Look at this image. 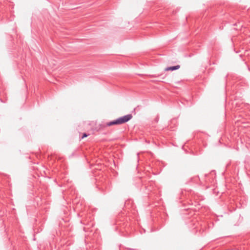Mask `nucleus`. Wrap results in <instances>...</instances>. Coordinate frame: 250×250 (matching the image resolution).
I'll list each match as a JSON object with an SVG mask.
<instances>
[{"label": "nucleus", "instance_id": "obj_1", "mask_svg": "<svg viewBox=\"0 0 250 250\" xmlns=\"http://www.w3.org/2000/svg\"><path fill=\"white\" fill-rule=\"evenodd\" d=\"M132 118V116L131 114H127L120 117L114 121L101 125L100 126H101L102 128H105L107 126H110L113 125H121L127 122L128 121L131 120Z\"/></svg>", "mask_w": 250, "mask_h": 250}, {"label": "nucleus", "instance_id": "obj_2", "mask_svg": "<svg viewBox=\"0 0 250 250\" xmlns=\"http://www.w3.org/2000/svg\"><path fill=\"white\" fill-rule=\"evenodd\" d=\"M179 68H180V65H175V66L167 67L165 68V71H170H170H173V70H175L178 69Z\"/></svg>", "mask_w": 250, "mask_h": 250}, {"label": "nucleus", "instance_id": "obj_3", "mask_svg": "<svg viewBox=\"0 0 250 250\" xmlns=\"http://www.w3.org/2000/svg\"><path fill=\"white\" fill-rule=\"evenodd\" d=\"M191 180L192 181H194V182H195L196 183H198V182L200 181V179H199V177L197 176V177H195L192 178L191 179Z\"/></svg>", "mask_w": 250, "mask_h": 250}, {"label": "nucleus", "instance_id": "obj_4", "mask_svg": "<svg viewBox=\"0 0 250 250\" xmlns=\"http://www.w3.org/2000/svg\"><path fill=\"white\" fill-rule=\"evenodd\" d=\"M218 188H214L213 189V193H215L216 194V195H218V191H217V189Z\"/></svg>", "mask_w": 250, "mask_h": 250}, {"label": "nucleus", "instance_id": "obj_5", "mask_svg": "<svg viewBox=\"0 0 250 250\" xmlns=\"http://www.w3.org/2000/svg\"><path fill=\"white\" fill-rule=\"evenodd\" d=\"M87 136H88V135H87L86 133H84L83 134V135H82V138H82V139H83V138H84V137H87Z\"/></svg>", "mask_w": 250, "mask_h": 250}, {"label": "nucleus", "instance_id": "obj_6", "mask_svg": "<svg viewBox=\"0 0 250 250\" xmlns=\"http://www.w3.org/2000/svg\"><path fill=\"white\" fill-rule=\"evenodd\" d=\"M206 188H209V186H206Z\"/></svg>", "mask_w": 250, "mask_h": 250}]
</instances>
